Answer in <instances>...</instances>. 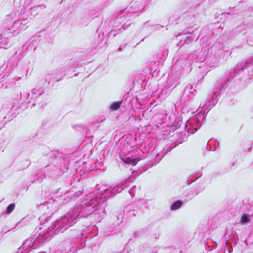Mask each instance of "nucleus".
<instances>
[{"label":"nucleus","instance_id":"obj_1","mask_svg":"<svg viewBox=\"0 0 253 253\" xmlns=\"http://www.w3.org/2000/svg\"><path fill=\"white\" fill-rule=\"evenodd\" d=\"M253 75V59L249 61H242L238 63L234 70H231L229 75L224 79H220L216 82L214 87L208 95L207 100L202 102L200 108H204L203 111L189 118L185 124V130L188 133L193 134L200 128L204 122L206 114L211 107L217 102L219 95L224 91L225 85L235 80L246 82L250 80V75Z\"/></svg>","mask_w":253,"mask_h":253},{"label":"nucleus","instance_id":"obj_2","mask_svg":"<svg viewBox=\"0 0 253 253\" xmlns=\"http://www.w3.org/2000/svg\"><path fill=\"white\" fill-rule=\"evenodd\" d=\"M95 192L90 194L86 198L82 201L77 207L67 213L55 221L56 231L63 232L77 222L78 217H90L97 222H100L106 214V201L99 202L98 197H94Z\"/></svg>","mask_w":253,"mask_h":253},{"label":"nucleus","instance_id":"obj_3","mask_svg":"<svg viewBox=\"0 0 253 253\" xmlns=\"http://www.w3.org/2000/svg\"><path fill=\"white\" fill-rule=\"evenodd\" d=\"M55 226V221L47 228L45 226L40 227L35 235L36 238L31 237L26 240L22 246L19 248L16 253H24V250L28 251V250L32 248L36 249L40 244L49 241L54 235L61 233L62 232H57L56 231Z\"/></svg>","mask_w":253,"mask_h":253},{"label":"nucleus","instance_id":"obj_4","mask_svg":"<svg viewBox=\"0 0 253 253\" xmlns=\"http://www.w3.org/2000/svg\"><path fill=\"white\" fill-rule=\"evenodd\" d=\"M133 181V178L132 177H129L123 183L111 186L109 188L105 186L106 188L102 190L99 195L95 193L94 197H98V199H99V202H101L103 200L107 201L105 199L109 198L117 193L121 192L125 187L128 186L129 183Z\"/></svg>","mask_w":253,"mask_h":253},{"label":"nucleus","instance_id":"obj_5","mask_svg":"<svg viewBox=\"0 0 253 253\" xmlns=\"http://www.w3.org/2000/svg\"><path fill=\"white\" fill-rule=\"evenodd\" d=\"M17 92L18 94H16L14 99L15 100L21 99L28 103H31L32 100H35L42 94V91L40 90V89L36 88L33 89L31 94L29 92H23L22 95L21 91H17Z\"/></svg>","mask_w":253,"mask_h":253},{"label":"nucleus","instance_id":"obj_6","mask_svg":"<svg viewBox=\"0 0 253 253\" xmlns=\"http://www.w3.org/2000/svg\"><path fill=\"white\" fill-rule=\"evenodd\" d=\"M192 61L189 59H181L177 61L175 68H180L181 69V73H189L192 70Z\"/></svg>","mask_w":253,"mask_h":253},{"label":"nucleus","instance_id":"obj_7","mask_svg":"<svg viewBox=\"0 0 253 253\" xmlns=\"http://www.w3.org/2000/svg\"><path fill=\"white\" fill-rule=\"evenodd\" d=\"M28 27L26 20H18L13 22L11 28L8 30L10 31L9 33L17 35L19 34V31L25 30Z\"/></svg>","mask_w":253,"mask_h":253},{"label":"nucleus","instance_id":"obj_8","mask_svg":"<svg viewBox=\"0 0 253 253\" xmlns=\"http://www.w3.org/2000/svg\"><path fill=\"white\" fill-rule=\"evenodd\" d=\"M121 18H117L116 19L111 22V24H113V27L110 31V34H112L113 36L116 35V32H122L125 29V24H121Z\"/></svg>","mask_w":253,"mask_h":253},{"label":"nucleus","instance_id":"obj_9","mask_svg":"<svg viewBox=\"0 0 253 253\" xmlns=\"http://www.w3.org/2000/svg\"><path fill=\"white\" fill-rule=\"evenodd\" d=\"M198 38L199 36H197L195 34L193 33V32H189L188 33H185L183 35V37L182 38L184 42H182V40H181L177 44V45L181 46L185 43L189 44L194 40L197 41Z\"/></svg>","mask_w":253,"mask_h":253},{"label":"nucleus","instance_id":"obj_10","mask_svg":"<svg viewBox=\"0 0 253 253\" xmlns=\"http://www.w3.org/2000/svg\"><path fill=\"white\" fill-rule=\"evenodd\" d=\"M219 62V56L218 54H214L210 55L206 63L211 68H214L218 66Z\"/></svg>","mask_w":253,"mask_h":253},{"label":"nucleus","instance_id":"obj_11","mask_svg":"<svg viewBox=\"0 0 253 253\" xmlns=\"http://www.w3.org/2000/svg\"><path fill=\"white\" fill-rule=\"evenodd\" d=\"M141 207V204L133 205L129 211L130 216H136L141 212L140 210Z\"/></svg>","mask_w":253,"mask_h":253},{"label":"nucleus","instance_id":"obj_12","mask_svg":"<svg viewBox=\"0 0 253 253\" xmlns=\"http://www.w3.org/2000/svg\"><path fill=\"white\" fill-rule=\"evenodd\" d=\"M141 160L140 158L139 157H136V158H129V157H126L125 158L124 160V161L125 163L127 164H130L132 166H135L136 165V164L138 163V161H139Z\"/></svg>","mask_w":253,"mask_h":253},{"label":"nucleus","instance_id":"obj_13","mask_svg":"<svg viewBox=\"0 0 253 253\" xmlns=\"http://www.w3.org/2000/svg\"><path fill=\"white\" fill-rule=\"evenodd\" d=\"M195 91H196V89L193 87V85L191 84H188L185 88L184 90V95L190 96Z\"/></svg>","mask_w":253,"mask_h":253},{"label":"nucleus","instance_id":"obj_14","mask_svg":"<svg viewBox=\"0 0 253 253\" xmlns=\"http://www.w3.org/2000/svg\"><path fill=\"white\" fill-rule=\"evenodd\" d=\"M10 43H9L8 40L1 35L0 38V48H3L4 49H7L10 46Z\"/></svg>","mask_w":253,"mask_h":253},{"label":"nucleus","instance_id":"obj_15","mask_svg":"<svg viewBox=\"0 0 253 253\" xmlns=\"http://www.w3.org/2000/svg\"><path fill=\"white\" fill-rule=\"evenodd\" d=\"M251 215V214H250L249 213H246L243 214L240 220V223L242 224L249 223L251 221V219L250 218Z\"/></svg>","mask_w":253,"mask_h":253},{"label":"nucleus","instance_id":"obj_16","mask_svg":"<svg viewBox=\"0 0 253 253\" xmlns=\"http://www.w3.org/2000/svg\"><path fill=\"white\" fill-rule=\"evenodd\" d=\"M182 121L181 118H176L172 124V128L173 130L176 129L179 127V126L182 125Z\"/></svg>","mask_w":253,"mask_h":253},{"label":"nucleus","instance_id":"obj_17","mask_svg":"<svg viewBox=\"0 0 253 253\" xmlns=\"http://www.w3.org/2000/svg\"><path fill=\"white\" fill-rule=\"evenodd\" d=\"M124 217V213L123 211H121V212L119 213L118 215H116L117 220L115 222V225L118 226L120 225L123 221Z\"/></svg>","mask_w":253,"mask_h":253},{"label":"nucleus","instance_id":"obj_18","mask_svg":"<svg viewBox=\"0 0 253 253\" xmlns=\"http://www.w3.org/2000/svg\"><path fill=\"white\" fill-rule=\"evenodd\" d=\"M183 204V202L181 200H177L173 202L170 207L172 211H175L178 209Z\"/></svg>","mask_w":253,"mask_h":253},{"label":"nucleus","instance_id":"obj_19","mask_svg":"<svg viewBox=\"0 0 253 253\" xmlns=\"http://www.w3.org/2000/svg\"><path fill=\"white\" fill-rule=\"evenodd\" d=\"M122 103V102L121 101H117L112 103L110 107V109L113 111H116L118 110L120 108Z\"/></svg>","mask_w":253,"mask_h":253},{"label":"nucleus","instance_id":"obj_20","mask_svg":"<svg viewBox=\"0 0 253 253\" xmlns=\"http://www.w3.org/2000/svg\"><path fill=\"white\" fill-rule=\"evenodd\" d=\"M29 48H30V46L27 47V46H25V45H23L21 47V49L20 50L16 51L15 52L14 55L16 56V55H18V57H21V56H23L24 52L25 51H26Z\"/></svg>","mask_w":253,"mask_h":253},{"label":"nucleus","instance_id":"obj_21","mask_svg":"<svg viewBox=\"0 0 253 253\" xmlns=\"http://www.w3.org/2000/svg\"><path fill=\"white\" fill-rule=\"evenodd\" d=\"M159 63L156 61H152L150 63V69L151 71H154V72L157 70V66Z\"/></svg>","mask_w":253,"mask_h":253},{"label":"nucleus","instance_id":"obj_22","mask_svg":"<svg viewBox=\"0 0 253 253\" xmlns=\"http://www.w3.org/2000/svg\"><path fill=\"white\" fill-rule=\"evenodd\" d=\"M154 119L157 120H160V122H157L158 124H162L163 123L164 115L162 114H156L154 116Z\"/></svg>","mask_w":253,"mask_h":253},{"label":"nucleus","instance_id":"obj_23","mask_svg":"<svg viewBox=\"0 0 253 253\" xmlns=\"http://www.w3.org/2000/svg\"><path fill=\"white\" fill-rule=\"evenodd\" d=\"M15 204L12 203L9 205L6 209V213L7 214L10 213L15 208Z\"/></svg>","mask_w":253,"mask_h":253},{"label":"nucleus","instance_id":"obj_24","mask_svg":"<svg viewBox=\"0 0 253 253\" xmlns=\"http://www.w3.org/2000/svg\"><path fill=\"white\" fill-rule=\"evenodd\" d=\"M74 128L75 130L78 131H83L85 129V127L82 125H77L74 126Z\"/></svg>","mask_w":253,"mask_h":253},{"label":"nucleus","instance_id":"obj_25","mask_svg":"<svg viewBox=\"0 0 253 253\" xmlns=\"http://www.w3.org/2000/svg\"><path fill=\"white\" fill-rule=\"evenodd\" d=\"M179 15L173 14L172 16H171L169 18V22L171 23H173V22L177 21L179 19Z\"/></svg>","mask_w":253,"mask_h":253},{"label":"nucleus","instance_id":"obj_26","mask_svg":"<svg viewBox=\"0 0 253 253\" xmlns=\"http://www.w3.org/2000/svg\"><path fill=\"white\" fill-rule=\"evenodd\" d=\"M51 76V75L48 74V75H47L45 76V81L46 82H48V83H49L51 82H52L53 83H54L55 82H58V81H59L60 80V79L54 80V79H53V78H52L53 81H52V79H50V77Z\"/></svg>","mask_w":253,"mask_h":253},{"label":"nucleus","instance_id":"obj_27","mask_svg":"<svg viewBox=\"0 0 253 253\" xmlns=\"http://www.w3.org/2000/svg\"><path fill=\"white\" fill-rule=\"evenodd\" d=\"M94 11H96V10L95 9H91L89 11V15L92 17H96L99 15L100 11H97L95 12L94 13H93V12Z\"/></svg>","mask_w":253,"mask_h":253},{"label":"nucleus","instance_id":"obj_28","mask_svg":"<svg viewBox=\"0 0 253 253\" xmlns=\"http://www.w3.org/2000/svg\"><path fill=\"white\" fill-rule=\"evenodd\" d=\"M135 189H136V186H132V187L128 191V193H129L130 195L131 196V197L132 198L134 196V195H135Z\"/></svg>","mask_w":253,"mask_h":253},{"label":"nucleus","instance_id":"obj_29","mask_svg":"<svg viewBox=\"0 0 253 253\" xmlns=\"http://www.w3.org/2000/svg\"><path fill=\"white\" fill-rule=\"evenodd\" d=\"M49 219L48 217H47L46 215L44 214H43L42 216H41L39 218V220H40V222L42 223V221H44V222L47 220Z\"/></svg>","mask_w":253,"mask_h":253},{"label":"nucleus","instance_id":"obj_30","mask_svg":"<svg viewBox=\"0 0 253 253\" xmlns=\"http://www.w3.org/2000/svg\"><path fill=\"white\" fill-rule=\"evenodd\" d=\"M154 27V30H160L163 27V26L160 25L159 24H156Z\"/></svg>","mask_w":253,"mask_h":253},{"label":"nucleus","instance_id":"obj_31","mask_svg":"<svg viewBox=\"0 0 253 253\" xmlns=\"http://www.w3.org/2000/svg\"><path fill=\"white\" fill-rule=\"evenodd\" d=\"M178 84V83L177 82H173L172 83V84H171L169 86V88H171V89H173L174 88H175L177 85V84Z\"/></svg>","mask_w":253,"mask_h":253},{"label":"nucleus","instance_id":"obj_32","mask_svg":"<svg viewBox=\"0 0 253 253\" xmlns=\"http://www.w3.org/2000/svg\"><path fill=\"white\" fill-rule=\"evenodd\" d=\"M25 162L28 166L30 165V162L29 160H25Z\"/></svg>","mask_w":253,"mask_h":253},{"label":"nucleus","instance_id":"obj_33","mask_svg":"<svg viewBox=\"0 0 253 253\" xmlns=\"http://www.w3.org/2000/svg\"><path fill=\"white\" fill-rule=\"evenodd\" d=\"M231 234V233H229L228 234V232H227V231L226 232V233H225V235H228V238H229V237H230Z\"/></svg>","mask_w":253,"mask_h":253},{"label":"nucleus","instance_id":"obj_34","mask_svg":"<svg viewBox=\"0 0 253 253\" xmlns=\"http://www.w3.org/2000/svg\"><path fill=\"white\" fill-rule=\"evenodd\" d=\"M228 253H231L233 251V249H232V248L231 247L230 249H228Z\"/></svg>","mask_w":253,"mask_h":253},{"label":"nucleus","instance_id":"obj_35","mask_svg":"<svg viewBox=\"0 0 253 253\" xmlns=\"http://www.w3.org/2000/svg\"><path fill=\"white\" fill-rule=\"evenodd\" d=\"M118 50H119V51H122V48H121V46H120V47L119 48V49H118Z\"/></svg>","mask_w":253,"mask_h":253},{"label":"nucleus","instance_id":"obj_36","mask_svg":"<svg viewBox=\"0 0 253 253\" xmlns=\"http://www.w3.org/2000/svg\"><path fill=\"white\" fill-rule=\"evenodd\" d=\"M212 150H213V151H215V147H214L213 148H212Z\"/></svg>","mask_w":253,"mask_h":253},{"label":"nucleus","instance_id":"obj_37","mask_svg":"<svg viewBox=\"0 0 253 253\" xmlns=\"http://www.w3.org/2000/svg\"><path fill=\"white\" fill-rule=\"evenodd\" d=\"M144 39H143L140 41V42H141L143 41H144Z\"/></svg>","mask_w":253,"mask_h":253},{"label":"nucleus","instance_id":"obj_38","mask_svg":"<svg viewBox=\"0 0 253 253\" xmlns=\"http://www.w3.org/2000/svg\"><path fill=\"white\" fill-rule=\"evenodd\" d=\"M36 47L35 46V47H34V50H35L36 49Z\"/></svg>","mask_w":253,"mask_h":253}]
</instances>
